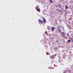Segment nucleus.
Returning <instances> with one entry per match:
<instances>
[{
    "mask_svg": "<svg viewBox=\"0 0 73 73\" xmlns=\"http://www.w3.org/2000/svg\"><path fill=\"white\" fill-rule=\"evenodd\" d=\"M42 19L43 20L42 21L41 20L39 19L38 20L39 23L42 24L43 23H46V21L44 17H42Z\"/></svg>",
    "mask_w": 73,
    "mask_h": 73,
    "instance_id": "1",
    "label": "nucleus"
},
{
    "mask_svg": "<svg viewBox=\"0 0 73 73\" xmlns=\"http://www.w3.org/2000/svg\"><path fill=\"white\" fill-rule=\"evenodd\" d=\"M37 7H38V6L37 7H36L35 8L36 9V10H37V11L40 12V9L39 8H37Z\"/></svg>",
    "mask_w": 73,
    "mask_h": 73,
    "instance_id": "2",
    "label": "nucleus"
},
{
    "mask_svg": "<svg viewBox=\"0 0 73 73\" xmlns=\"http://www.w3.org/2000/svg\"><path fill=\"white\" fill-rule=\"evenodd\" d=\"M61 34L62 35V36H65V34L63 32H62L61 33Z\"/></svg>",
    "mask_w": 73,
    "mask_h": 73,
    "instance_id": "3",
    "label": "nucleus"
},
{
    "mask_svg": "<svg viewBox=\"0 0 73 73\" xmlns=\"http://www.w3.org/2000/svg\"><path fill=\"white\" fill-rule=\"evenodd\" d=\"M51 29H52V31H54V27H51Z\"/></svg>",
    "mask_w": 73,
    "mask_h": 73,
    "instance_id": "4",
    "label": "nucleus"
},
{
    "mask_svg": "<svg viewBox=\"0 0 73 73\" xmlns=\"http://www.w3.org/2000/svg\"><path fill=\"white\" fill-rule=\"evenodd\" d=\"M57 30L58 31L59 33H60L61 32V29H57Z\"/></svg>",
    "mask_w": 73,
    "mask_h": 73,
    "instance_id": "5",
    "label": "nucleus"
},
{
    "mask_svg": "<svg viewBox=\"0 0 73 73\" xmlns=\"http://www.w3.org/2000/svg\"><path fill=\"white\" fill-rule=\"evenodd\" d=\"M65 9H67L68 8V7L67 6V5H66L65 6Z\"/></svg>",
    "mask_w": 73,
    "mask_h": 73,
    "instance_id": "6",
    "label": "nucleus"
},
{
    "mask_svg": "<svg viewBox=\"0 0 73 73\" xmlns=\"http://www.w3.org/2000/svg\"><path fill=\"white\" fill-rule=\"evenodd\" d=\"M56 56V54H55V55H53V56L52 55L51 56H50V58H52V57H53V56Z\"/></svg>",
    "mask_w": 73,
    "mask_h": 73,
    "instance_id": "7",
    "label": "nucleus"
},
{
    "mask_svg": "<svg viewBox=\"0 0 73 73\" xmlns=\"http://www.w3.org/2000/svg\"><path fill=\"white\" fill-rule=\"evenodd\" d=\"M47 29L48 30H50V27H48Z\"/></svg>",
    "mask_w": 73,
    "mask_h": 73,
    "instance_id": "8",
    "label": "nucleus"
},
{
    "mask_svg": "<svg viewBox=\"0 0 73 73\" xmlns=\"http://www.w3.org/2000/svg\"><path fill=\"white\" fill-rule=\"evenodd\" d=\"M56 11H58V12H60V10L58 9H56Z\"/></svg>",
    "mask_w": 73,
    "mask_h": 73,
    "instance_id": "9",
    "label": "nucleus"
},
{
    "mask_svg": "<svg viewBox=\"0 0 73 73\" xmlns=\"http://www.w3.org/2000/svg\"><path fill=\"white\" fill-rule=\"evenodd\" d=\"M67 41H68V43L70 42V40H68Z\"/></svg>",
    "mask_w": 73,
    "mask_h": 73,
    "instance_id": "10",
    "label": "nucleus"
},
{
    "mask_svg": "<svg viewBox=\"0 0 73 73\" xmlns=\"http://www.w3.org/2000/svg\"><path fill=\"white\" fill-rule=\"evenodd\" d=\"M49 2H50V3H52V1L51 0H50L49 1Z\"/></svg>",
    "mask_w": 73,
    "mask_h": 73,
    "instance_id": "11",
    "label": "nucleus"
},
{
    "mask_svg": "<svg viewBox=\"0 0 73 73\" xmlns=\"http://www.w3.org/2000/svg\"><path fill=\"white\" fill-rule=\"evenodd\" d=\"M70 39L71 40H73L72 38H71V37H70Z\"/></svg>",
    "mask_w": 73,
    "mask_h": 73,
    "instance_id": "12",
    "label": "nucleus"
},
{
    "mask_svg": "<svg viewBox=\"0 0 73 73\" xmlns=\"http://www.w3.org/2000/svg\"><path fill=\"white\" fill-rule=\"evenodd\" d=\"M54 61L53 60V61H52V62H54Z\"/></svg>",
    "mask_w": 73,
    "mask_h": 73,
    "instance_id": "13",
    "label": "nucleus"
},
{
    "mask_svg": "<svg viewBox=\"0 0 73 73\" xmlns=\"http://www.w3.org/2000/svg\"><path fill=\"white\" fill-rule=\"evenodd\" d=\"M68 71H70V70H68Z\"/></svg>",
    "mask_w": 73,
    "mask_h": 73,
    "instance_id": "14",
    "label": "nucleus"
},
{
    "mask_svg": "<svg viewBox=\"0 0 73 73\" xmlns=\"http://www.w3.org/2000/svg\"><path fill=\"white\" fill-rule=\"evenodd\" d=\"M63 73H65V72H64Z\"/></svg>",
    "mask_w": 73,
    "mask_h": 73,
    "instance_id": "15",
    "label": "nucleus"
}]
</instances>
